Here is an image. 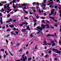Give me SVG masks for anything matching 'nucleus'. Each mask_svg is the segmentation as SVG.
Wrapping results in <instances>:
<instances>
[{"instance_id": "nucleus-1", "label": "nucleus", "mask_w": 61, "mask_h": 61, "mask_svg": "<svg viewBox=\"0 0 61 61\" xmlns=\"http://www.w3.org/2000/svg\"><path fill=\"white\" fill-rule=\"evenodd\" d=\"M24 56H25V55L23 54L22 56V58H23V60L22 59H21V61H25V60H26V59H27V57H26V56H25V58L24 57Z\"/></svg>"}, {"instance_id": "nucleus-2", "label": "nucleus", "mask_w": 61, "mask_h": 61, "mask_svg": "<svg viewBox=\"0 0 61 61\" xmlns=\"http://www.w3.org/2000/svg\"><path fill=\"white\" fill-rule=\"evenodd\" d=\"M52 49L53 51H56V53H57L58 54H60V53H61V51H59L56 49L54 48H52Z\"/></svg>"}, {"instance_id": "nucleus-3", "label": "nucleus", "mask_w": 61, "mask_h": 61, "mask_svg": "<svg viewBox=\"0 0 61 61\" xmlns=\"http://www.w3.org/2000/svg\"><path fill=\"white\" fill-rule=\"evenodd\" d=\"M36 28L37 29H40L41 30V31H42V30L43 29H44L45 28L44 27H40L39 26H38L36 27Z\"/></svg>"}, {"instance_id": "nucleus-4", "label": "nucleus", "mask_w": 61, "mask_h": 61, "mask_svg": "<svg viewBox=\"0 0 61 61\" xmlns=\"http://www.w3.org/2000/svg\"><path fill=\"white\" fill-rule=\"evenodd\" d=\"M27 9V8H26V7H23V8L22 9L23 10V11H24V12H25V13H26V14H27V13H28V12L25 11V10H24V9Z\"/></svg>"}, {"instance_id": "nucleus-5", "label": "nucleus", "mask_w": 61, "mask_h": 61, "mask_svg": "<svg viewBox=\"0 0 61 61\" xmlns=\"http://www.w3.org/2000/svg\"><path fill=\"white\" fill-rule=\"evenodd\" d=\"M47 44L48 45H51V44L50 43H44L43 44V45H47Z\"/></svg>"}, {"instance_id": "nucleus-6", "label": "nucleus", "mask_w": 61, "mask_h": 61, "mask_svg": "<svg viewBox=\"0 0 61 61\" xmlns=\"http://www.w3.org/2000/svg\"><path fill=\"white\" fill-rule=\"evenodd\" d=\"M26 4H21V6H26Z\"/></svg>"}, {"instance_id": "nucleus-7", "label": "nucleus", "mask_w": 61, "mask_h": 61, "mask_svg": "<svg viewBox=\"0 0 61 61\" xmlns=\"http://www.w3.org/2000/svg\"><path fill=\"white\" fill-rule=\"evenodd\" d=\"M26 29H27V30H29V31H30V30H30V28H29V26H27Z\"/></svg>"}, {"instance_id": "nucleus-8", "label": "nucleus", "mask_w": 61, "mask_h": 61, "mask_svg": "<svg viewBox=\"0 0 61 61\" xmlns=\"http://www.w3.org/2000/svg\"><path fill=\"white\" fill-rule=\"evenodd\" d=\"M43 2H44V3H43V1L42 3H41V4H46V0H44L43 1Z\"/></svg>"}, {"instance_id": "nucleus-9", "label": "nucleus", "mask_w": 61, "mask_h": 61, "mask_svg": "<svg viewBox=\"0 0 61 61\" xmlns=\"http://www.w3.org/2000/svg\"><path fill=\"white\" fill-rule=\"evenodd\" d=\"M47 36H54V35H51V34H49L47 35Z\"/></svg>"}, {"instance_id": "nucleus-10", "label": "nucleus", "mask_w": 61, "mask_h": 61, "mask_svg": "<svg viewBox=\"0 0 61 61\" xmlns=\"http://www.w3.org/2000/svg\"><path fill=\"white\" fill-rule=\"evenodd\" d=\"M49 25L48 24H47V25H44V26H43V27H44L45 28H46V27H45V26L46 27V26H49Z\"/></svg>"}, {"instance_id": "nucleus-11", "label": "nucleus", "mask_w": 61, "mask_h": 61, "mask_svg": "<svg viewBox=\"0 0 61 61\" xmlns=\"http://www.w3.org/2000/svg\"><path fill=\"white\" fill-rule=\"evenodd\" d=\"M9 27H11V28H13L14 27V26L13 25H10L9 26Z\"/></svg>"}, {"instance_id": "nucleus-12", "label": "nucleus", "mask_w": 61, "mask_h": 61, "mask_svg": "<svg viewBox=\"0 0 61 61\" xmlns=\"http://www.w3.org/2000/svg\"><path fill=\"white\" fill-rule=\"evenodd\" d=\"M49 18H51V19H53V20H54L55 19V18L54 17H50V16H49Z\"/></svg>"}, {"instance_id": "nucleus-13", "label": "nucleus", "mask_w": 61, "mask_h": 61, "mask_svg": "<svg viewBox=\"0 0 61 61\" xmlns=\"http://www.w3.org/2000/svg\"><path fill=\"white\" fill-rule=\"evenodd\" d=\"M10 34L11 35H15V36H16V35H15V34L14 33L12 32H10Z\"/></svg>"}, {"instance_id": "nucleus-14", "label": "nucleus", "mask_w": 61, "mask_h": 61, "mask_svg": "<svg viewBox=\"0 0 61 61\" xmlns=\"http://www.w3.org/2000/svg\"><path fill=\"white\" fill-rule=\"evenodd\" d=\"M33 6H34L36 4V2H34L33 3Z\"/></svg>"}, {"instance_id": "nucleus-15", "label": "nucleus", "mask_w": 61, "mask_h": 61, "mask_svg": "<svg viewBox=\"0 0 61 61\" xmlns=\"http://www.w3.org/2000/svg\"><path fill=\"white\" fill-rule=\"evenodd\" d=\"M56 45V44L55 43H53L52 44V46H54L55 45Z\"/></svg>"}, {"instance_id": "nucleus-16", "label": "nucleus", "mask_w": 61, "mask_h": 61, "mask_svg": "<svg viewBox=\"0 0 61 61\" xmlns=\"http://www.w3.org/2000/svg\"><path fill=\"white\" fill-rule=\"evenodd\" d=\"M57 55V54H52V56H56V55Z\"/></svg>"}, {"instance_id": "nucleus-17", "label": "nucleus", "mask_w": 61, "mask_h": 61, "mask_svg": "<svg viewBox=\"0 0 61 61\" xmlns=\"http://www.w3.org/2000/svg\"><path fill=\"white\" fill-rule=\"evenodd\" d=\"M37 45H35V49H37Z\"/></svg>"}, {"instance_id": "nucleus-18", "label": "nucleus", "mask_w": 61, "mask_h": 61, "mask_svg": "<svg viewBox=\"0 0 61 61\" xmlns=\"http://www.w3.org/2000/svg\"><path fill=\"white\" fill-rule=\"evenodd\" d=\"M51 43H53H53H54V41H51Z\"/></svg>"}, {"instance_id": "nucleus-19", "label": "nucleus", "mask_w": 61, "mask_h": 61, "mask_svg": "<svg viewBox=\"0 0 61 61\" xmlns=\"http://www.w3.org/2000/svg\"><path fill=\"white\" fill-rule=\"evenodd\" d=\"M51 14L52 15H53V14H54V12L51 11Z\"/></svg>"}, {"instance_id": "nucleus-20", "label": "nucleus", "mask_w": 61, "mask_h": 61, "mask_svg": "<svg viewBox=\"0 0 61 61\" xmlns=\"http://www.w3.org/2000/svg\"><path fill=\"white\" fill-rule=\"evenodd\" d=\"M13 21V20L12 19H9V21H10H10Z\"/></svg>"}, {"instance_id": "nucleus-21", "label": "nucleus", "mask_w": 61, "mask_h": 61, "mask_svg": "<svg viewBox=\"0 0 61 61\" xmlns=\"http://www.w3.org/2000/svg\"><path fill=\"white\" fill-rule=\"evenodd\" d=\"M48 56V55H46L44 57H46V58H47V56Z\"/></svg>"}, {"instance_id": "nucleus-22", "label": "nucleus", "mask_w": 61, "mask_h": 61, "mask_svg": "<svg viewBox=\"0 0 61 61\" xmlns=\"http://www.w3.org/2000/svg\"><path fill=\"white\" fill-rule=\"evenodd\" d=\"M41 19H45V17L42 16H41Z\"/></svg>"}, {"instance_id": "nucleus-23", "label": "nucleus", "mask_w": 61, "mask_h": 61, "mask_svg": "<svg viewBox=\"0 0 61 61\" xmlns=\"http://www.w3.org/2000/svg\"><path fill=\"white\" fill-rule=\"evenodd\" d=\"M9 53L10 54V55H11V56H13V55H12V53L11 52H10V51H9Z\"/></svg>"}, {"instance_id": "nucleus-24", "label": "nucleus", "mask_w": 61, "mask_h": 61, "mask_svg": "<svg viewBox=\"0 0 61 61\" xmlns=\"http://www.w3.org/2000/svg\"><path fill=\"white\" fill-rule=\"evenodd\" d=\"M22 49H21L19 50V52H22Z\"/></svg>"}, {"instance_id": "nucleus-25", "label": "nucleus", "mask_w": 61, "mask_h": 61, "mask_svg": "<svg viewBox=\"0 0 61 61\" xmlns=\"http://www.w3.org/2000/svg\"><path fill=\"white\" fill-rule=\"evenodd\" d=\"M54 25L55 27H57L58 26L57 24H55Z\"/></svg>"}, {"instance_id": "nucleus-26", "label": "nucleus", "mask_w": 61, "mask_h": 61, "mask_svg": "<svg viewBox=\"0 0 61 61\" xmlns=\"http://www.w3.org/2000/svg\"><path fill=\"white\" fill-rule=\"evenodd\" d=\"M9 5H10V4H8V5H7L6 7H9Z\"/></svg>"}, {"instance_id": "nucleus-27", "label": "nucleus", "mask_w": 61, "mask_h": 61, "mask_svg": "<svg viewBox=\"0 0 61 61\" xmlns=\"http://www.w3.org/2000/svg\"><path fill=\"white\" fill-rule=\"evenodd\" d=\"M36 23L35 22L34 23V26H36Z\"/></svg>"}, {"instance_id": "nucleus-28", "label": "nucleus", "mask_w": 61, "mask_h": 61, "mask_svg": "<svg viewBox=\"0 0 61 61\" xmlns=\"http://www.w3.org/2000/svg\"><path fill=\"white\" fill-rule=\"evenodd\" d=\"M0 22H1V24H3V21H2V20H0Z\"/></svg>"}, {"instance_id": "nucleus-29", "label": "nucleus", "mask_w": 61, "mask_h": 61, "mask_svg": "<svg viewBox=\"0 0 61 61\" xmlns=\"http://www.w3.org/2000/svg\"><path fill=\"white\" fill-rule=\"evenodd\" d=\"M32 59V58L31 57H30L29 58V59L28 60V61H29V60H30Z\"/></svg>"}, {"instance_id": "nucleus-30", "label": "nucleus", "mask_w": 61, "mask_h": 61, "mask_svg": "<svg viewBox=\"0 0 61 61\" xmlns=\"http://www.w3.org/2000/svg\"><path fill=\"white\" fill-rule=\"evenodd\" d=\"M9 7H6V9L8 10H10V9L9 8Z\"/></svg>"}, {"instance_id": "nucleus-31", "label": "nucleus", "mask_w": 61, "mask_h": 61, "mask_svg": "<svg viewBox=\"0 0 61 61\" xmlns=\"http://www.w3.org/2000/svg\"><path fill=\"white\" fill-rule=\"evenodd\" d=\"M2 3L3 4H4V3H5V4H6V1H3L2 2Z\"/></svg>"}, {"instance_id": "nucleus-32", "label": "nucleus", "mask_w": 61, "mask_h": 61, "mask_svg": "<svg viewBox=\"0 0 61 61\" xmlns=\"http://www.w3.org/2000/svg\"><path fill=\"white\" fill-rule=\"evenodd\" d=\"M53 4V2H51L50 3V5H51Z\"/></svg>"}, {"instance_id": "nucleus-33", "label": "nucleus", "mask_w": 61, "mask_h": 61, "mask_svg": "<svg viewBox=\"0 0 61 61\" xmlns=\"http://www.w3.org/2000/svg\"><path fill=\"white\" fill-rule=\"evenodd\" d=\"M24 18L25 19H28V18L25 17H24Z\"/></svg>"}, {"instance_id": "nucleus-34", "label": "nucleus", "mask_w": 61, "mask_h": 61, "mask_svg": "<svg viewBox=\"0 0 61 61\" xmlns=\"http://www.w3.org/2000/svg\"><path fill=\"white\" fill-rule=\"evenodd\" d=\"M33 36V35L32 34H31L30 35V37H32Z\"/></svg>"}, {"instance_id": "nucleus-35", "label": "nucleus", "mask_w": 61, "mask_h": 61, "mask_svg": "<svg viewBox=\"0 0 61 61\" xmlns=\"http://www.w3.org/2000/svg\"><path fill=\"white\" fill-rule=\"evenodd\" d=\"M7 16L8 17H9L10 16V14H8L7 15Z\"/></svg>"}, {"instance_id": "nucleus-36", "label": "nucleus", "mask_w": 61, "mask_h": 61, "mask_svg": "<svg viewBox=\"0 0 61 61\" xmlns=\"http://www.w3.org/2000/svg\"><path fill=\"white\" fill-rule=\"evenodd\" d=\"M13 7L14 8H16V7H16L15 5L13 6Z\"/></svg>"}, {"instance_id": "nucleus-37", "label": "nucleus", "mask_w": 61, "mask_h": 61, "mask_svg": "<svg viewBox=\"0 0 61 61\" xmlns=\"http://www.w3.org/2000/svg\"><path fill=\"white\" fill-rule=\"evenodd\" d=\"M17 11H18V10H14V12L15 13L16 12H17Z\"/></svg>"}, {"instance_id": "nucleus-38", "label": "nucleus", "mask_w": 61, "mask_h": 61, "mask_svg": "<svg viewBox=\"0 0 61 61\" xmlns=\"http://www.w3.org/2000/svg\"><path fill=\"white\" fill-rule=\"evenodd\" d=\"M44 25H44L43 24H41V26H42L41 27H44Z\"/></svg>"}, {"instance_id": "nucleus-39", "label": "nucleus", "mask_w": 61, "mask_h": 61, "mask_svg": "<svg viewBox=\"0 0 61 61\" xmlns=\"http://www.w3.org/2000/svg\"><path fill=\"white\" fill-rule=\"evenodd\" d=\"M45 21H46V22H47L49 24V23H50V22L49 21H48V20H46Z\"/></svg>"}, {"instance_id": "nucleus-40", "label": "nucleus", "mask_w": 61, "mask_h": 61, "mask_svg": "<svg viewBox=\"0 0 61 61\" xmlns=\"http://www.w3.org/2000/svg\"><path fill=\"white\" fill-rule=\"evenodd\" d=\"M21 59H20V60H15V61H21Z\"/></svg>"}, {"instance_id": "nucleus-41", "label": "nucleus", "mask_w": 61, "mask_h": 61, "mask_svg": "<svg viewBox=\"0 0 61 61\" xmlns=\"http://www.w3.org/2000/svg\"><path fill=\"white\" fill-rule=\"evenodd\" d=\"M36 17L37 19H38L39 18V17L38 16V15H37V16H36Z\"/></svg>"}, {"instance_id": "nucleus-42", "label": "nucleus", "mask_w": 61, "mask_h": 61, "mask_svg": "<svg viewBox=\"0 0 61 61\" xmlns=\"http://www.w3.org/2000/svg\"><path fill=\"white\" fill-rule=\"evenodd\" d=\"M59 43L60 45H61V42L60 41H59Z\"/></svg>"}, {"instance_id": "nucleus-43", "label": "nucleus", "mask_w": 61, "mask_h": 61, "mask_svg": "<svg viewBox=\"0 0 61 61\" xmlns=\"http://www.w3.org/2000/svg\"><path fill=\"white\" fill-rule=\"evenodd\" d=\"M16 1L15 0H13L12 1V2L14 3H15Z\"/></svg>"}, {"instance_id": "nucleus-44", "label": "nucleus", "mask_w": 61, "mask_h": 61, "mask_svg": "<svg viewBox=\"0 0 61 61\" xmlns=\"http://www.w3.org/2000/svg\"><path fill=\"white\" fill-rule=\"evenodd\" d=\"M43 6H44V7H45L46 5L44 4H42Z\"/></svg>"}, {"instance_id": "nucleus-45", "label": "nucleus", "mask_w": 61, "mask_h": 61, "mask_svg": "<svg viewBox=\"0 0 61 61\" xmlns=\"http://www.w3.org/2000/svg\"><path fill=\"white\" fill-rule=\"evenodd\" d=\"M1 51H5V50L4 49H1Z\"/></svg>"}, {"instance_id": "nucleus-46", "label": "nucleus", "mask_w": 61, "mask_h": 61, "mask_svg": "<svg viewBox=\"0 0 61 61\" xmlns=\"http://www.w3.org/2000/svg\"><path fill=\"white\" fill-rule=\"evenodd\" d=\"M6 43H8V40H7L6 39Z\"/></svg>"}, {"instance_id": "nucleus-47", "label": "nucleus", "mask_w": 61, "mask_h": 61, "mask_svg": "<svg viewBox=\"0 0 61 61\" xmlns=\"http://www.w3.org/2000/svg\"><path fill=\"white\" fill-rule=\"evenodd\" d=\"M43 43H46L47 42H46V41H44Z\"/></svg>"}, {"instance_id": "nucleus-48", "label": "nucleus", "mask_w": 61, "mask_h": 61, "mask_svg": "<svg viewBox=\"0 0 61 61\" xmlns=\"http://www.w3.org/2000/svg\"><path fill=\"white\" fill-rule=\"evenodd\" d=\"M38 31H39V32H38L37 33V34H39L40 32V30H38Z\"/></svg>"}, {"instance_id": "nucleus-49", "label": "nucleus", "mask_w": 61, "mask_h": 61, "mask_svg": "<svg viewBox=\"0 0 61 61\" xmlns=\"http://www.w3.org/2000/svg\"><path fill=\"white\" fill-rule=\"evenodd\" d=\"M13 30H14V31H15V30H16V28H14Z\"/></svg>"}, {"instance_id": "nucleus-50", "label": "nucleus", "mask_w": 61, "mask_h": 61, "mask_svg": "<svg viewBox=\"0 0 61 61\" xmlns=\"http://www.w3.org/2000/svg\"><path fill=\"white\" fill-rule=\"evenodd\" d=\"M51 51H49L48 53H49V54H50V53H51Z\"/></svg>"}, {"instance_id": "nucleus-51", "label": "nucleus", "mask_w": 61, "mask_h": 61, "mask_svg": "<svg viewBox=\"0 0 61 61\" xmlns=\"http://www.w3.org/2000/svg\"><path fill=\"white\" fill-rule=\"evenodd\" d=\"M33 21H34V22H36L37 21V20L36 19L34 20Z\"/></svg>"}, {"instance_id": "nucleus-52", "label": "nucleus", "mask_w": 61, "mask_h": 61, "mask_svg": "<svg viewBox=\"0 0 61 61\" xmlns=\"http://www.w3.org/2000/svg\"><path fill=\"white\" fill-rule=\"evenodd\" d=\"M41 22H43V23H45V21L44 20H42L41 21Z\"/></svg>"}, {"instance_id": "nucleus-53", "label": "nucleus", "mask_w": 61, "mask_h": 61, "mask_svg": "<svg viewBox=\"0 0 61 61\" xmlns=\"http://www.w3.org/2000/svg\"><path fill=\"white\" fill-rule=\"evenodd\" d=\"M55 9H54L53 10H52L51 11H52V12H54V11H55Z\"/></svg>"}, {"instance_id": "nucleus-54", "label": "nucleus", "mask_w": 61, "mask_h": 61, "mask_svg": "<svg viewBox=\"0 0 61 61\" xmlns=\"http://www.w3.org/2000/svg\"><path fill=\"white\" fill-rule=\"evenodd\" d=\"M13 13H14V12H13V11L10 12V14H11L12 15H13Z\"/></svg>"}, {"instance_id": "nucleus-55", "label": "nucleus", "mask_w": 61, "mask_h": 61, "mask_svg": "<svg viewBox=\"0 0 61 61\" xmlns=\"http://www.w3.org/2000/svg\"><path fill=\"white\" fill-rule=\"evenodd\" d=\"M29 14L30 15H33V13H32L31 12H29Z\"/></svg>"}, {"instance_id": "nucleus-56", "label": "nucleus", "mask_w": 61, "mask_h": 61, "mask_svg": "<svg viewBox=\"0 0 61 61\" xmlns=\"http://www.w3.org/2000/svg\"><path fill=\"white\" fill-rule=\"evenodd\" d=\"M54 8H55L56 9V8H57V6H55L54 7Z\"/></svg>"}, {"instance_id": "nucleus-57", "label": "nucleus", "mask_w": 61, "mask_h": 61, "mask_svg": "<svg viewBox=\"0 0 61 61\" xmlns=\"http://www.w3.org/2000/svg\"><path fill=\"white\" fill-rule=\"evenodd\" d=\"M36 8H39V7H38V6H36Z\"/></svg>"}, {"instance_id": "nucleus-58", "label": "nucleus", "mask_w": 61, "mask_h": 61, "mask_svg": "<svg viewBox=\"0 0 61 61\" xmlns=\"http://www.w3.org/2000/svg\"><path fill=\"white\" fill-rule=\"evenodd\" d=\"M22 24H24V25H25V23L24 22L23 23H22Z\"/></svg>"}, {"instance_id": "nucleus-59", "label": "nucleus", "mask_w": 61, "mask_h": 61, "mask_svg": "<svg viewBox=\"0 0 61 61\" xmlns=\"http://www.w3.org/2000/svg\"><path fill=\"white\" fill-rule=\"evenodd\" d=\"M39 11L40 12V14H41V10H39Z\"/></svg>"}, {"instance_id": "nucleus-60", "label": "nucleus", "mask_w": 61, "mask_h": 61, "mask_svg": "<svg viewBox=\"0 0 61 61\" xmlns=\"http://www.w3.org/2000/svg\"><path fill=\"white\" fill-rule=\"evenodd\" d=\"M16 34H18V32L17 31H15V32Z\"/></svg>"}, {"instance_id": "nucleus-61", "label": "nucleus", "mask_w": 61, "mask_h": 61, "mask_svg": "<svg viewBox=\"0 0 61 61\" xmlns=\"http://www.w3.org/2000/svg\"><path fill=\"white\" fill-rule=\"evenodd\" d=\"M28 54V51H26V55H27Z\"/></svg>"}, {"instance_id": "nucleus-62", "label": "nucleus", "mask_w": 61, "mask_h": 61, "mask_svg": "<svg viewBox=\"0 0 61 61\" xmlns=\"http://www.w3.org/2000/svg\"><path fill=\"white\" fill-rule=\"evenodd\" d=\"M16 21V20H15L13 21V22H15Z\"/></svg>"}, {"instance_id": "nucleus-63", "label": "nucleus", "mask_w": 61, "mask_h": 61, "mask_svg": "<svg viewBox=\"0 0 61 61\" xmlns=\"http://www.w3.org/2000/svg\"><path fill=\"white\" fill-rule=\"evenodd\" d=\"M43 9L44 10H45L46 9V8L44 7L43 8Z\"/></svg>"}, {"instance_id": "nucleus-64", "label": "nucleus", "mask_w": 61, "mask_h": 61, "mask_svg": "<svg viewBox=\"0 0 61 61\" xmlns=\"http://www.w3.org/2000/svg\"><path fill=\"white\" fill-rule=\"evenodd\" d=\"M59 11V12L60 13V14H61V10H59L58 11Z\"/></svg>"}]
</instances>
